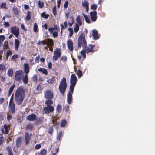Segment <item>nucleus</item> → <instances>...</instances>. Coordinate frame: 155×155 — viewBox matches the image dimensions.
I'll return each mask as SVG.
<instances>
[{
	"instance_id": "40",
	"label": "nucleus",
	"mask_w": 155,
	"mask_h": 155,
	"mask_svg": "<svg viewBox=\"0 0 155 155\" xmlns=\"http://www.w3.org/2000/svg\"><path fill=\"white\" fill-rule=\"evenodd\" d=\"M66 124V121L65 120H64L61 122V126L62 127H64Z\"/></svg>"
},
{
	"instance_id": "44",
	"label": "nucleus",
	"mask_w": 155,
	"mask_h": 155,
	"mask_svg": "<svg viewBox=\"0 0 155 155\" xmlns=\"http://www.w3.org/2000/svg\"><path fill=\"white\" fill-rule=\"evenodd\" d=\"M76 74L78 75L79 78H81L82 76V72L80 69H79Z\"/></svg>"
},
{
	"instance_id": "37",
	"label": "nucleus",
	"mask_w": 155,
	"mask_h": 155,
	"mask_svg": "<svg viewBox=\"0 0 155 155\" xmlns=\"http://www.w3.org/2000/svg\"><path fill=\"white\" fill-rule=\"evenodd\" d=\"M18 55L15 54L12 56L11 60L12 61H15L16 59L18 58Z\"/></svg>"
},
{
	"instance_id": "57",
	"label": "nucleus",
	"mask_w": 155,
	"mask_h": 155,
	"mask_svg": "<svg viewBox=\"0 0 155 155\" xmlns=\"http://www.w3.org/2000/svg\"><path fill=\"white\" fill-rule=\"evenodd\" d=\"M61 0H58L57 1V7L59 8L60 6V4L61 2Z\"/></svg>"
},
{
	"instance_id": "31",
	"label": "nucleus",
	"mask_w": 155,
	"mask_h": 155,
	"mask_svg": "<svg viewBox=\"0 0 155 155\" xmlns=\"http://www.w3.org/2000/svg\"><path fill=\"white\" fill-rule=\"evenodd\" d=\"M55 80L54 77H53L47 80V82L50 84H51L53 83Z\"/></svg>"
},
{
	"instance_id": "28",
	"label": "nucleus",
	"mask_w": 155,
	"mask_h": 155,
	"mask_svg": "<svg viewBox=\"0 0 155 155\" xmlns=\"http://www.w3.org/2000/svg\"><path fill=\"white\" fill-rule=\"evenodd\" d=\"M33 31L35 32H37L38 31V25L36 23H35L33 25Z\"/></svg>"
},
{
	"instance_id": "3",
	"label": "nucleus",
	"mask_w": 155,
	"mask_h": 155,
	"mask_svg": "<svg viewBox=\"0 0 155 155\" xmlns=\"http://www.w3.org/2000/svg\"><path fill=\"white\" fill-rule=\"evenodd\" d=\"M67 87V85L66 82V79L65 78H63L61 80L59 86V89L60 92L64 95L65 91Z\"/></svg>"
},
{
	"instance_id": "1",
	"label": "nucleus",
	"mask_w": 155,
	"mask_h": 155,
	"mask_svg": "<svg viewBox=\"0 0 155 155\" xmlns=\"http://www.w3.org/2000/svg\"><path fill=\"white\" fill-rule=\"evenodd\" d=\"M77 78L74 74L71 75L70 83L71 85L70 86V91L67 94V101L68 104H70L72 99V94L73 93L74 89L76 83Z\"/></svg>"
},
{
	"instance_id": "43",
	"label": "nucleus",
	"mask_w": 155,
	"mask_h": 155,
	"mask_svg": "<svg viewBox=\"0 0 155 155\" xmlns=\"http://www.w3.org/2000/svg\"><path fill=\"white\" fill-rule=\"evenodd\" d=\"M8 74L9 76L10 77L12 76L13 74V70L11 69H9L8 70Z\"/></svg>"
},
{
	"instance_id": "38",
	"label": "nucleus",
	"mask_w": 155,
	"mask_h": 155,
	"mask_svg": "<svg viewBox=\"0 0 155 155\" xmlns=\"http://www.w3.org/2000/svg\"><path fill=\"white\" fill-rule=\"evenodd\" d=\"M62 109V106L61 105L58 104L57 105L56 107V110L58 113H60Z\"/></svg>"
},
{
	"instance_id": "64",
	"label": "nucleus",
	"mask_w": 155,
	"mask_h": 155,
	"mask_svg": "<svg viewBox=\"0 0 155 155\" xmlns=\"http://www.w3.org/2000/svg\"><path fill=\"white\" fill-rule=\"evenodd\" d=\"M12 117V116L11 115H8L7 117V119L8 121H9L10 120Z\"/></svg>"
},
{
	"instance_id": "60",
	"label": "nucleus",
	"mask_w": 155,
	"mask_h": 155,
	"mask_svg": "<svg viewBox=\"0 0 155 155\" xmlns=\"http://www.w3.org/2000/svg\"><path fill=\"white\" fill-rule=\"evenodd\" d=\"M5 67L3 64H0V70H2L5 69Z\"/></svg>"
},
{
	"instance_id": "52",
	"label": "nucleus",
	"mask_w": 155,
	"mask_h": 155,
	"mask_svg": "<svg viewBox=\"0 0 155 155\" xmlns=\"http://www.w3.org/2000/svg\"><path fill=\"white\" fill-rule=\"evenodd\" d=\"M52 12L55 16H56L57 14V12L56 9V7H54L52 9Z\"/></svg>"
},
{
	"instance_id": "23",
	"label": "nucleus",
	"mask_w": 155,
	"mask_h": 155,
	"mask_svg": "<svg viewBox=\"0 0 155 155\" xmlns=\"http://www.w3.org/2000/svg\"><path fill=\"white\" fill-rule=\"evenodd\" d=\"M12 10L15 14L17 15H18L19 11L16 6H15L13 7L12 9Z\"/></svg>"
},
{
	"instance_id": "45",
	"label": "nucleus",
	"mask_w": 155,
	"mask_h": 155,
	"mask_svg": "<svg viewBox=\"0 0 155 155\" xmlns=\"http://www.w3.org/2000/svg\"><path fill=\"white\" fill-rule=\"evenodd\" d=\"M97 5L96 4H92L91 7V8L92 10H95L97 8Z\"/></svg>"
},
{
	"instance_id": "59",
	"label": "nucleus",
	"mask_w": 155,
	"mask_h": 155,
	"mask_svg": "<svg viewBox=\"0 0 155 155\" xmlns=\"http://www.w3.org/2000/svg\"><path fill=\"white\" fill-rule=\"evenodd\" d=\"M68 5V1H66L64 3V7L66 8H67Z\"/></svg>"
},
{
	"instance_id": "4",
	"label": "nucleus",
	"mask_w": 155,
	"mask_h": 155,
	"mask_svg": "<svg viewBox=\"0 0 155 155\" xmlns=\"http://www.w3.org/2000/svg\"><path fill=\"white\" fill-rule=\"evenodd\" d=\"M86 45V41L85 39V35L83 33L80 35L78 40V46L81 48V46L85 47Z\"/></svg>"
},
{
	"instance_id": "62",
	"label": "nucleus",
	"mask_w": 155,
	"mask_h": 155,
	"mask_svg": "<svg viewBox=\"0 0 155 155\" xmlns=\"http://www.w3.org/2000/svg\"><path fill=\"white\" fill-rule=\"evenodd\" d=\"M69 106H65V107L64 108L66 111H68L69 110Z\"/></svg>"
},
{
	"instance_id": "35",
	"label": "nucleus",
	"mask_w": 155,
	"mask_h": 155,
	"mask_svg": "<svg viewBox=\"0 0 155 155\" xmlns=\"http://www.w3.org/2000/svg\"><path fill=\"white\" fill-rule=\"evenodd\" d=\"M33 126L31 124H28L27 125L26 127V129L27 130H31L32 129Z\"/></svg>"
},
{
	"instance_id": "50",
	"label": "nucleus",
	"mask_w": 155,
	"mask_h": 155,
	"mask_svg": "<svg viewBox=\"0 0 155 155\" xmlns=\"http://www.w3.org/2000/svg\"><path fill=\"white\" fill-rule=\"evenodd\" d=\"M3 140L4 139L3 137V135L2 134H0V145L2 144Z\"/></svg>"
},
{
	"instance_id": "20",
	"label": "nucleus",
	"mask_w": 155,
	"mask_h": 155,
	"mask_svg": "<svg viewBox=\"0 0 155 155\" xmlns=\"http://www.w3.org/2000/svg\"><path fill=\"white\" fill-rule=\"evenodd\" d=\"M20 45L19 41L18 39H15V50L18 51Z\"/></svg>"
},
{
	"instance_id": "42",
	"label": "nucleus",
	"mask_w": 155,
	"mask_h": 155,
	"mask_svg": "<svg viewBox=\"0 0 155 155\" xmlns=\"http://www.w3.org/2000/svg\"><path fill=\"white\" fill-rule=\"evenodd\" d=\"M86 53L85 52V50H84L81 51L80 52V54L82 55L84 58V59H85L86 58V55L85 54V53Z\"/></svg>"
},
{
	"instance_id": "36",
	"label": "nucleus",
	"mask_w": 155,
	"mask_h": 155,
	"mask_svg": "<svg viewBox=\"0 0 155 155\" xmlns=\"http://www.w3.org/2000/svg\"><path fill=\"white\" fill-rule=\"evenodd\" d=\"M62 137V133L61 131L57 135V139L58 140L61 141V137Z\"/></svg>"
},
{
	"instance_id": "19",
	"label": "nucleus",
	"mask_w": 155,
	"mask_h": 155,
	"mask_svg": "<svg viewBox=\"0 0 155 155\" xmlns=\"http://www.w3.org/2000/svg\"><path fill=\"white\" fill-rule=\"evenodd\" d=\"M89 3L87 0H84L83 2H82V5L84 7L86 8V11L87 12L89 10Z\"/></svg>"
},
{
	"instance_id": "16",
	"label": "nucleus",
	"mask_w": 155,
	"mask_h": 155,
	"mask_svg": "<svg viewBox=\"0 0 155 155\" xmlns=\"http://www.w3.org/2000/svg\"><path fill=\"white\" fill-rule=\"evenodd\" d=\"M24 72L26 74H28L29 72L30 67L29 64L28 63L24 64Z\"/></svg>"
},
{
	"instance_id": "21",
	"label": "nucleus",
	"mask_w": 155,
	"mask_h": 155,
	"mask_svg": "<svg viewBox=\"0 0 155 155\" xmlns=\"http://www.w3.org/2000/svg\"><path fill=\"white\" fill-rule=\"evenodd\" d=\"M92 35L94 38L95 39H97L99 38L98 33L97 31L95 30H93Z\"/></svg>"
},
{
	"instance_id": "7",
	"label": "nucleus",
	"mask_w": 155,
	"mask_h": 155,
	"mask_svg": "<svg viewBox=\"0 0 155 155\" xmlns=\"http://www.w3.org/2000/svg\"><path fill=\"white\" fill-rule=\"evenodd\" d=\"M49 32L52 34L54 38H56L58 36V31L57 27L54 28H48Z\"/></svg>"
},
{
	"instance_id": "39",
	"label": "nucleus",
	"mask_w": 155,
	"mask_h": 155,
	"mask_svg": "<svg viewBox=\"0 0 155 155\" xmlns=\"http://www.w3.org/2000/svg\"><path fill=\"white\" fill-rule=\"evenodd\" d=\"M83 15L85 19V21L87 23H90V21L88 18V16L86 15H85L83 13Z\"/></svg>"
},
{
	"instance_id": "55",
	"label": "nucleus",
	"mask_w": 155,
	"mask_h": 155,
	"mask_svg": "<svg viewBox=\"0 0 155 155\" xmlns=\"http://www.w3.org/2000/svg\"><path fill=\"white\" fill-rule=\"evenodd\" d=\"M41 43L43 44H46V42L44 40L41 41L40 40H39L38 42L37 43V44L38 45H40Z\"/></svg>"
},
{
	"instance_id": "17",
	"label": "nucleus",
	"mask_w": 155,
	"mask_h": 155,
	"mask_svg": "<svg viewBox=\"0 0 155 155\" xmlns=\"http://www.w3.org/2000/svg\"><path fill=\"white\" fill-rule=\"evenodd\" d=\"M9 128V127L6 124L4 125L3 128H2V132L4 134H8Z\"/></svg>"
},
{
	"instance_id": "10",
	"label": "nucleus",
	"mask_w": 155,
	"mask_h": 155,
	"mask_svg": "<svg viewBox=\"0 0 155 155\" xmlns=\"http://www.w3.org/2000/svg\"><path fill=\"white\" fill-rule=\"evenodd\" d=\"M54 110V107L52 106H48L44 107L43 110L46 114L52 113Z\"/></svg>"
},
{
	"instance_id": "53",
	"label": "nucleus",
	"mask_w": 155,
	"mask_h": 155,
	"mask_svg": "<svg viewBox=\"0 0 155 155\" xmlns=\"http://www.w3.org/2000/svg\"><path fill=\"white\" fill-rule=\"evenodd\" d=\"M32 80L35 82H36L37 81V76L36 75H34L32 78Z\"/></svg>"
},
{
	"instance_id": "47",
	"label": "nucleus",
	"mask_w": 155,
	"mask_h": 155,
	"mask_svg": "<svg viewBox=\"0 0 155 155\" xmlns=\"http://www.w3.org/2000/svg\"><path fill=\"white\" fill-rule=\"evenodd\" d=\"M31 15L29 12H28L27 15L26 17V19L27 20H29L30 19Z\"/></svg>"
},
{
	"instance_id": "61",
	"label": "nucleus",
	"mask_w": 155,
	"mask_h": 155,
	"mask_svg": "<svg viewBox=\"0 0 155 155\" xmlns=\"http://www.w3.org/2000/svg\"><path fill=\"white\" fill-rule=\"evenodd\" d=\"M48 66L49 68L50 69H51L52 66V64L51 63L49 62L48 63Z\"/></svg>"
},
{
	"instance_id": "2",
	"label": "nucleus",
	"mask_w": 155,
	"mask_h": 155,
	"mask_svg": "<svg viewBox=\"0 0 155 155\" xmlns=\"http://www.w3.org/2000/svg\"><path fill=\"white\" fill-rule=\"evenodd\" d=\"M15 99L18 105L22 103L25 97V91L22 86L18 87L15 91Z\"/></svg>"
},
{
	"instance_id": "13",
	"label": "nucleus",
	"mask_w": 155,
	"mask_h": 155,
	"mask_svg": "<svg viewBox=\"0 0 155 155\" xmlns=\"http://www.w3.org/2000/svg\"><path fill=\"white\" fill-rule=\"evenodd\" d=\"M36 119V116L34 114L29 115L26 117V119L30 121H35Z\"/></svg>"
},
{
	"instance_id": "46",
	"label": "nucleus",
	"mask_w": 155,
	"mask_h": 155,
	"mask_svg": "<svg viewBox=\"0 0 155 155\" xmlns=\"http://www.w3.org/2000/svg\"><path fill=\"white\" fill-rule=\"evenodd\" d=\"M46 153V150L45 149H43L41 151L39 155H45Z\"/></svg>"
},
{
	"instance_id": "25",
	"label": "nucleus",
	"mask_w": 155,
	"mask_h": 155,
	"mask_svg": "<svg viewBox=\"0 0 155 155\" xmlns=\"http://www.w3.org/2000/svg\"><path fill=\"white\" fill-rule=\"evenodd\" d=\"M21 137L18 138L16 140V147H19L21 145Z\"/></svg>"
},
{
	"instance_id": "26",
	"label": "nucleus",
	"mask_w": 155,
	"mask_h": 155,
	"mask_svg": "<svg viewBox=\"0 0 155 155\" xmlns=\"http://www.w3.org/2000/svg\"><path fill=\"white\" fill-rule=\"evenodd\" d=\"M38 71L39 72H42L45 75H47L48 74V72L47 70L44 68H40L38 69Z\"/></svg>"
},
{
	"instance_id": "5",
	"label": "nucleus",
	"mask_w": 155,
	"mask_h": 155,
	"mask_svg": "<svg viewBox=\"0 0 155 155\" xmlns=\"http://www.w3.org/2000/svg\"><path fill=\"white\" fill-rule=\"evenodd\" d=\"M15 79L16 81L21 80L23 77V72L22 70L16 71L15 73Z\"/></svg>"
},
{
	"instance_id": "22",
	"label": "nucleus",
	"mask_w": 155,
	"mask_h": 155,
	"mask_svg": "<svg viewBox=\"0 0 155 155\" xmlns=\"http://www.w3.org/2000/svg\"><path fill=\"white\" fill-rule=\"evenodd\" d=\"M22 81L25 84H27L28 81V78L27 74H26L24 77L22 78Z\"/></svg>"
},
{
	"instance_id": "51",
	"label": "nucleus",
	"mask_w": 155,
	"mask_h": 155,
	"mask_svg": "<svg viewBox=\"0 0 155 155\" xmlns=\"http://www.w3.org/2000/svg\"><path fill=\"white\" fill-rule=\"evenodd\" d=\"M67 58L65 56H62L61 58V60L64 62L67 61Z\"/></svg>"
},
{
	"instance_id": "12",
	"label": "nucleus",
	"mask_w": 155,
	"mask_h": 155,
	"mask_svg": "<svg viewBox=\"0 0 155 155\" xmlns=\"http://www.w3.org/2000/svg\"><path fill=\"white\" fill-rule=\"evenodd\" d=\"M97 13L95 11H92L90 12V15L91 20L94 22L95 21L97 18Z\"/></svg>"
},
{
	"instance_id": "15",
	"label": "nucleus",
	"mask_w": 155,
	"mask_h": 155,
	"mask_svg": "<svg viewBox=\"0 0 155 155\" xmlns=\"http://www.w3.org/2000/svg\"><path fill=\"white\" fill-rule=\"evenodd\" d=\"M25 143L26 144H28L30 140V137L29 134L26 133L25 135Z\"/></svg>"
},
{
	"instance_id": "56",
	"label": "nucleus",
	"mask_w": 155,
	"mask_h": 155,
	"mask_svg": "<svg viewBox=\"0 0 155 155\" xmlns=\"http://www.w3.org/2000/svg\"><path fill=\"white\" fill-rule=\"evenodd\" d=\"M12 52L10 50L8 51L6 53V54L8 56H11L12 54Z\"/></svg>"
},
{
	"instance_id": "54",
	"label": "nucleus",
	"mask_w": 155,
	"mask_h": 155,
	"mask_svg": "<svg viewBox=\"0 0 155 155\" xmlns=\"http://www.w3.org/2000/svg\"><path fill=\"white\" fill-rule=\"evenodd\" d=\"M1 7L2 8H6V4L5 3H2L1 5Z\"/></svg>"
},
{
	"instance_id": "9",
	"label": "nucleus",
	"mask_w": 155,
	"mask_h": 155,
	"mask_svg": "<svg viewBox=\"0 0 155 155\" xmlns=\"http://www.w3.org/2000/svg\"><path fill=\"white\" fill-rule=\"evenodd\" d=\"M44 97L46 99H51L53 97V94L50 90H48L44 92Z\"/></svg>"
},
{
	"instance_id": "63",
	"label": "nucleus",
	"mask_w": 155,
	"mask_h": 155,
	"mask_svg": "<svg viewBox=\"0 0 155 155\" xmlns=\"http://www.w3.org/2000/svg\"><path fill=\"white\" fill-rule=\"evenodd\" d=\"M21 28L23 30H24L25 31H26V30L25 28V26H24V25L23 24H21Z\"/></svg>"
},
{
	"instance_id": "27",
	"label": "nucleus",
	"mask_w": 155,
	"mask_h": 155,
	"mask_svg": "<svg viewBox=\"0 0 155 155\" xmlns=\"http://www.w3.org/2000/svg\"><path fill=\"white\" fill-rule=\"evenodd\" d=\"M47 45L48 47H52L53 45V40L51 39H48L47 40Z\"/></svg>"
},
{
	"instance_id": "49",
	"label": "nucleus",
	"mask_w": 155,
	"mask_h": 155,
	"mask_svg": "<svg viewBox=\"0 0 155 155\" xmlns=\"http://www.w3.org/2000/svg\"><path fill=\"white\" fill-rule=\"evenodd\" d=\"M38 4L39 8H42L43 7L44 3L43 2L39 1Z\"/></svg>"
},
{
	"instance_id": "8",
	"label": "nucleus",
	"mask_w": 155,
	"mask_h": 155,
	"mask_svg": "<svg viewBox=\"0 0 155 155\" xmlns=\"http://www.w3.org/2000/svg\"><path fill=\"white\" fill-rule=\"evenodd\" d=\"M11 31L16 37H18L19 34V29L18 27L14 26L11 28Z\"/></svg>"
},
{
	"instance_id": "30",
	"label": "nucleus",
	"mask_w": 155,
	"mask_h": 155,
	"mask_svg": "<svg viewBox=\"0 0 155 155\" xmlns=\"http://www.w3.org/2000/svg\"><path fill=\"white\" fill-rule=\"evenodd\" d=\"M5 39V36L4 35H0V46L2 44V43Z\"/></svg>"
},
{
	"instance_id": "33",
	"label": "nucleus",
	"mask_w": 155,
	"mask_h": 155,
	"mask_svg": "<svg viewBox=\"0 0 155 155\" xmlns=\"http://www.w3.org/2000/svg\"><path fill=\"white\" fill-rule=\"evenodd\" d=\"M41 16L42 18L47 19L49 15L48 14H46L45 12H43L41 13Z\"/></svg>"
},
{
	"instance_id": "6",
	"label": "nucleus",
	"mask_w": 155,
	"mask_h": 155,
	"mask_svg": "<svg viewBox=\"0 0 155 155\" xmlns=\"http://www.w3.org/2000/svg\"><path fill=\"white\" fill-rule=\"evenodd\" d=\"M61 54L60 50L58 48H57L54 52V55L53 56L52 60L54 61H56L58 58L60 57Z\"/></svg>"
},
{
	"instance_id": "48",
	"label": "nucleus",
	"mask_w": 155,
	"mask_h": 155,
	"mask_svg": "<svg viewBox=\"0 0 155 155\" xmlns=\"http://www.w3.org/2000/svg\"><path fill=\"white\" fill-rule=\"evenodd\" d=\"M68 30L69 32V37H71L73 33V29L71 28H68Z\"/></svg>"
},
{
	"instance_id": "41",
	"label": "nucleus",
	"mask_w": 155,
	"mask_h": 155,
	"mask_svg": "<svg viewBox=\"0 0 155 155\" xmlns=\"http://www.w3.org/2000/svg\"><path fill=\"white\" fill-rule=\"evenodd\" d=\"M15 86V84H13L12 86H11L9 90V95H10L12 92L13 91L14 88Z\"/></svg>"
},
{
	"instance_id": "29",
	"label": "nucleus",
	"mask_w": 155,
	"mask_h": 155,
	"mask_svg": "<svg viewBox=\"0 0 155 155\" xmlns=\"http://www.w3.org/2000/svg\"><path fill=\"white\" fill-rule=\"evenodd\" d=\"M76 21L78 23L79 25H82V22L81 20L80 16L79 15H78L77 17Z\"/></svg>"
},
{
	"instance_id": "24",
	"label": "nucleus",
	"mask_w": 155,
	"mask_h": 155,
	"mask_svg": "<svg viewBox=\"0 0 155 155\" xmlns=\"http://www.w3.org/2000/svg\"><path fill=\"white\" fill-rule=\"evenodd\" d=\"M53 103V101L51 100L48 99L46 100L45 102V104L47 106H51V105Z\"/></svg>"
},
{
	"instance_id": "14",
	"label": "nucleus",
	"mask_w": 155,
	"mask_h": 155,
	"mask_svg": "<svg viewBox=\"0 0 155 155\" xmlns=\"http://www.w3.org/2000/svg\"><path fill=\"white\" fill-rule=\"evenodd\" d=\"M15 106L13 102L10 101L9 104V107L10 111L12 113H14L15 111Z\"/></svg>"
},
{
	"instance_id": "11",
	"label": "nucleus",
	"mask_w": 155,
	"mask_h": 155,
	"mask_svg": "<svg viewBox=\"0 0 155 155\" xmlns=\"http://www.w3.org/2000/svg\"><path fill=\"white\" fill-rule=\"evenodd\" d=\"M67 45L69 50L72 51L73 50V43L72 40L69 39L67 41Z\"/></svg>"
},
{
	"instance_id": "58",
	"label": "nucleus",
	"mask_w": 155,
	"mask_h": 155,
	"mask_svg": "<svg viewBox=\"0 0 155 155\" xmlns=\"http://www.w3.org/2000/svg\"><path fill=\"white\" fill-rule=\"evenodd\" d=\"M41 145L40 144H36L35 146V148L37 149H39L41 148Z\"/></svg>"
},
{
	"instance_id": "18",
	"label": "nucleus",
	"mask_w": 155,
	"mask_h": 155,
	"mask_svg": "<svg viewBox=\"0 0 155 155\" xmlns=\"http://www.w3.org/2000/svg\"><path fill=\"white\" fill-rule=\"evenodd\" d=\"M94 47V45H89L87 49L86 48L85 49V52H86L87 54H88L89 52H94V51L93 50V48Z\"/></svg>"
},
{
	"instance_id": "34",
	"label": "nucleus",
	"mask_w": 155,
	"mask_h": 155,
	"mask_svg": "<svg viewBox=\"0 0 155 155\" xmlns=\"http://www.w3.org/2000/svg\"><path fill=\"white\" fill-rule=\"evenodd\" d=\"M79 30V25L77 23H75V26L74 28V32L75 33L77 32Z\"/></svg>"
},
{
	"instance_id": "32",
	"label": "nucleus",
	"mask_w": 155,
	"mask_h": 155,
	"mask_svg": "<svg viewBox=\"0 0 155 155\" xmlns=\"http://www.w3.org/2000/svg\"><path fill=\"white\" fill-rule=\"evenodd\" d=\"M61 31L63 29H65L67 27V23L66 22H64L63 24H61Z\"/></svg>"
}]
</instances>
